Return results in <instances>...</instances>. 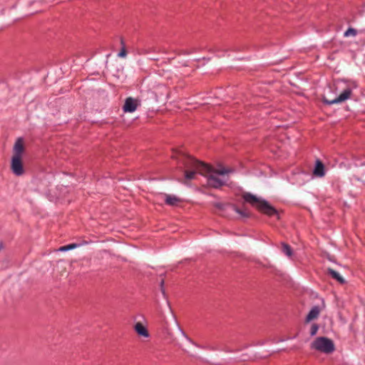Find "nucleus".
<instances>
[{"label": "nucleus", "instance_id": "dca6fc26", "mask_svg": "<svg viewBox=\"0 0 365 365\" xmlns=\"http://www.w3.org/2000/svg\"><path fill=\"white\" fill-rule=\"evenodd\" d=\"M120 43H121V45L123 46V48H122V49L120 50V51L118 53V56L119 57L124 58V57H125V56H126V55H127V51H126V49H125V48L124 41H123V39H121V41H120Z\"/></svg>", "mask_w": 365, "mask_h": 365}, {"label": "nucleus", "instance_id": "6e6552de", "mask_svg": "<svg viewBox=\"0 0 365 365\" xmlns=\"http://www.w3.org/2000/svg\"><path fill=\"white\" fill-rule=\"evenodd\" d=\"M320 312L321 309L318 306L312 307V309L310 310V312H309L306 317V322L308 323L314 319H317L320 314Z\"/></svg>", "mask_w": 365, "mask_h": 365}, {"label": "nucleus", "instance_id": "423d86ee", "mask_svg": "<svg viewBox=\"0 0 365 365\" xmlns=\"http://www.w3.org/2000/svg\"><path fill=\"white\" fill-rule=\"evenodd\" d=\"M215 206L222 210H225L230 208L232 210L237 212V214H239L240 217H242V218H247L250 216V213L247 210H245V209L240 210L237 207H236L235 205H232V204L217 203Z\"/></svg>", "mask_w": 365, "mask_h": 365}, {"label": "nucleus", "instance_id": "20e7f679", "mask_svg": "<svg viewBox=\"0 0 365 365\" xmlns=\"http://www.w3.org/2000/svg\"><path fill=\"white\" fill-rule=\"evenodd\" d=\"M311 348L327 354H331L335 350L333 341L324 336L316 338L311 344Z\"/></svg>", "mask_w": 365, "mask_h": 365}, {"label": "nucleus", "instance_id": "ddd939ff", "mask_svg": "<svg viewBox=\"0 0 365 365\" xmlns=\"http://www.w3.org/2000/svg\"><path fill=\"white\" fill-rule=\"evenodd\" d=\"M282 251L288 257H291L292 255V250L291 247L286 243H282Z\"/></svg>", "mask_w": 365, "mask_h": 365}, {"label": "nucleus", "instance_id": "0eeeda50", "mask_svg": "<svg viewBox=\"0 0 365 365\" xmlns=\"http://www.w3.org/2000/svg\"><path fill=\"white\" fill-rule=\"evenodd\" d=\"M138 105L139 103L137 99L128 97L125 99L123 106V111L125 113H133L137 109Z\"/></svg>", "mask_w": 365, "mask_h": 365}, {"label": "nucleus", "instance_id": "f257e3e1", "mask_svg": "<svg viewBox=\"0 0 365 365\" xmlns=\"http://www.w3.org/2000/svg\"><path fill=\"white\" fill-rule=\"evenodd\" d=\"M172 158L177 159L185 167V179L183 181L185 184H187V181L195 179L196 174L199 173L207 178L209 186L219 188L227 183L228 174L233 172L232 169L222 166L213 168L181 151L174 153Z\"/></svg>", "mask_w": 365, "mask_h": 365}, {"label": "nucleus", "instance_id": "6ab92c4d", "mask_svg": "<svg viewBox=\"0 0 365 365\" xmlns=\"http://www.w3.org/2000/svg\"><path fill=\"white\" fill-rule=\"evenodd\" d=\"M163 283H164V281H163V280H162V282H161V286H163Z\"/></svg>", "mask_w": 365, "mask_h": 365}, {"label": "nucleus", "instance_id": "7ed1b4c3", "mask_svg": "<svg viewBox=\"0 0 365 365\" xmlns=\"http://www.w3.org/2000/svg\"><path fill=\"white\" fill-rule=\"evenodd\" d=\"M24 149V140L21 138H18L13 148V155L11 161V170L17 176H21L24 173L22 162Z\"/></svg>", "mask_w": 365, "mask_h": 365}, {"label": "nucleus", "instance_id": "2eb2a0df", "mask_svg": "<svg viewBox=\"0 0 365 365\" xmlns=\"http://www.w3.org/2000/svg\"><path fill=\"white\" fill-rule=\"evenodd\" d=\"M77 247L76 244H70L66 246L61 247L58 250L61 252L68 251Z\"/></svg>", "mask_w": 365, "mask_h": 365}, {"label": "nucleus", "instance_id": "f3484780", "mask_svg": "<svg viewBox=\"0 0 365 365\" xmlns=\"http://www.w3.org/2000/svg\"><path fill=\"white\" fill-rule=\"evenodd\" d=\"M318 329H319V326L316 324H313L311 327L310 334L312 336L315 335L317 334Z\"/></svg>", "mask_w": 365, "mask_h": 365}, {"label": "nucleus", "instance_id": "39448f33", "mask_svg": "<svg viewBox=\"0 0 365 365\" xmlns=\"http://www.w3.org/2000/svg\"><path fill=\"white\" fill-rule=\"evenodd\" d=\"M356 86L355 83H352L351 85L348 86L337 98H335L332 100H328L325 97H323V102L328 105L337 104L344 102L351 97L352 90Z\"/></svg>", "mask_w": 365, "mask_h": 365}, {"label": "nucleus", "instance_id": "f03ea898", "mask_svg": "<svg viewBox=\"0 0 365 365\" xmlns=\"http://www.w3.org/2000/svg\"><path fill=\"white\" fill-rule=\"evenodd\" d=\"M242 197L245 202L256 207L262 214L269 217L276 216L277 219L279 218L277 210L267 201L260 197H257L256 195L250 192L244 193L242 195Z\"/></svg>", "mask_w": 365, "mask_h": 365}, {"label": "nucleus", "instance_id": "f8f14e48", "mask_svg": "<svg viewBox=\"0 0 365 365\" xmlns=\"http://www.w3.org/2000/svg\"><path fill=\"white\" fill-rule=\"evenodd\" d=\"M180 202V199L174 195H165V202L170 205H175Z\"/></svg>", "mask_w": 365, "mask_h": 365}, {"label": "nucleus", "instance_id": "9b49d317", "mask_svg": "<svg viewBox=\"0 0 365 365\" xmlns=\"http://www.w3.org/2000/svg\"><path fill=\"white\" fill-rule=\"evenodd\" d=\"M327 272L334 278L335 279L336 281H338L339 283L341 284H344V279L339 274V272H337L336 271H335L334 269H331V268H329L327 269Z\"/></svg>", "mask_w": 365, "mask_h": 365}, {"label": "nucleus", "instance_id": "1a4fd4ad", "mask_svg": "<svg viewBox=\"0 0 365 365\" xmlns=\"http://www.w3.org/2000/svg\"><path fill=\"white\" fill-rule=\"evenodd\" d=\"M313 174L317 177H323L325 175L324 173V165L323 163L317 160L316 162V165L313 171Z\"/></svg>", "mask_w": 365, "mask_h": 365}, {"label": "nucleus", "instance_id": "4468645a", "mask_svg": "<svg viewBox=\"0 0 365 365\" xmlns=\"http://www.w3.org/2000/svg\"><path fill=\"white\" fill-rule=\"evenodd\" d=\"M357 34V31L354 28H349L344 34V37L355 36Z\"/></svg>", "mask_w": 365, "mask_h": 365}, {"label": "nucleus", "instance_id": "9d476101", "mask_svg": "<svg viewBox=\"0 0 365 365\" xmlns=\"http://www.w3.org/2000/svg\"><path fill=\"white\" fill-rule=\"evenodd\" d=\"M134 329L138 335L144 336V337L149 336L148 331L140 322L136 323Z\"/></svg>", "mask_w": 365, "mask_h": 365}, {"label": "nucleus", "instance_id": "a211bd4d", "mask_svg": "<svg viewBox=\"0 0 365 365\" xmlns=\"http://www.w3.org/2000/svg\"><path fill=\"white\" fill-rule=\"evenodd\" d=\"M178 329L180 330V331L181 332L182 335L184 336L189 341L192 342V341L191 340L190 338H189L187 336V335L185 334V332L180 327V326L178 325Z\"/></svg>", "mask_w": 365, "mask_h": 365}]
</instances>
